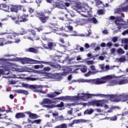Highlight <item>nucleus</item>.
I'll return each mask as SVG.
<instances>
[{"mask_svg":"<svg viewBox=\"0 0 128 128\" xmlns=\"http://www.w3.org/2000/svg\"><path fill=\"white\" fill-rule=\"evenodd\" d=\"M20 5H11V7L10 8V10L12 12H16L18 14V10H20Z\"/></svg>","mask_w":128,"mask_h":128,"instance_id":"obj_10","label":"nucleus"},{"mask_svg":"<svg viewBox=\"0 0 128 128\" xmlns=\"http://www.w3.org/2000/svg\"><path fill=\"white\" fill-rule=\"evenodd\" d=\"M18 94H22L25 96H28V92L26 90H17Z\"/></svg>","mask_w":128,"mask_h":128,"instance_id":"obj_19","label":"nucleus"},{"mask_svg":"<svg viewBox=\"0 0 128 128\" xmlns=\"http://www.w3.org/2000/svg\"><path fill=\"white\" fill-rule=\"evenodd\" d=\"M20 36V34L18 33H14L12 35L14 38H16V36Z\"/></svg>","mask_w":128,"mask_h":128,"instance_id":"obj_54","label":"nucleus"},{"mask_svg":"<svg viewBox=\"0 0 128 128\" xmlns=\"http://www.w3.org/2000/svg\"><path fill=\"white\" fill-rule=\"evenodd\" d=\"M66 70H68V71L62 72V76H66V74H68L70 72H72V69L67 68H66Z\"/></svg>","mask_w":128,"mask_h":128,"instance_id":"obj_30","label":"nucleus"},{"mask_svg":"<svg viewBox=\"0 0 128 128\" xmlns=\"http://www.w3.org/2000/svg\"><path fill=\"white\" fill-rule=\"evenodd\" d=\"M52 14V11L44 10V12H38L36 14V16L38 18L42 24H46L50 20V16Z\"/></svg>","mask_w":128,"mask_h":128,"instance_id":"obj_2","label":"nucleus"},{"mask_svg":"<svg viewBox=\"0 0 128 128\" xmlns=\"http://www.w3.org/2000/svg\"><path fill=\"white\" fill-rule=\"evenodd\" d=\"M50 68L49 66L48 67H45L44 68V72H50Z\"/></svg>","mask_w":128,"mask_h":128,"instance_id":"obj_47","label":"nucleus"},{"mask_svg":"<svg viewBox=\"0 0 128 128\" xmlns=\"http://www.w3.org/2000/svg\"><path fill=\"white\" fill-rule=\"evenodd\" d=\"M45 108H64V102H60V104L57 105H54V104L52 105H45Z\"/></svg>","mask_w":128,"mask_h":128,"instance_id":"obj_9","label":"nucleus"},{"mask_svg":"<svg viewBox=\"0 0 128 128\" xmlns=\"http://www.w3.org/2000/svg\"><path fill=\"white\" fill-rule=\"evenodd\" d=\"M118 84V82L117 80H113L109 82V84H108V86H116V84Z\"/></svg>","mask_w":128,"mask_h":128,"instance_id":"obj_25","label":"nucleus"},{"mask_svg":"<svg viewBox=\"0 0 128 128\" xmlns=\"http://www.w3.org/2000/svg\"><path fill=\"white\" fill-rule=\"evenodd\" d=\"M28 52H32L33 54H38V50L32 47L29 48Z\"/></svg>","mask_w":128,"mask_h":128,"instance_id":"obj_24","label":"nucleus"},{"mask_svg":"<svg viewBox=\"0 0 128 128\" xmlns=\"http://www.w3.org/2000/svg\"><path fill=\"white\" fill-rule=\"evenodd\" d=\"M128 84V78L127 79H123L118 82V84Z\"/></svg>","mask_w":128,"mask_h":128,"instance_id":"obj_22","label":"nucleus"},{"mask_svg":"<svg viewBox=\"0 0 128 128\" xmlns=\"http://www.w3.org/2000/svg\"><path fill=\"white\" fill-rule=\"evenodd\" d=\"M120 22H122V18L115 20L114 22L116 26H120Z\"/></svg>","mask_w":128,"mask_h":128,"instance_id":"obj_33","label":"nucleus"},{"mask_svg":"<svg viewBox=\"0 0 128 128\" xmlns=\"http://www.w3.org/2000/svg\"><path fill=\"white\" fill-rule=\"evenodd\" d=\"M12 41H6L4 38H0V46H2L4 44H12Z\"/></svg>","mask_w":128,"mask_h":128,"instance_id":"obj_14","label":"nucleus"},{"mask_svg":"<svg viewBox=\"0 0 128 128\" xmlns=\"http://www.w3.org/2000/svg\"><path fill=\"white\" fill-rule=\"evenodd\" d=\"M27 38L28 40H32V42H34V40H40V37L39 35L35 34V35L33 36V38L30 36H28Z\"/></svg>","mask_w":128,"mask_h":128,"instance_id":"obj_15","label":"nucleus"},{"mask_svg":"<svg viewBox=\"0 0 128 128\" xmlns=\"http://www.w3.org/2000/svg\"><path fill=\"white\" fill-rule=\"evenodd\" d=\"M46 2L48 4H52V2H54V0H46Z\"/></svg>","mask_w":128,"mask_h":128,"instance_id":"obj_59","label":"nucleus"},{"mask_svg":"<svg viewBox=\"0 0 128 128\" xmlns=\"http://www.w3.org/2000/svg\"><path fill=\"white\" fill-rule=\"evenodd\" d=\"M77 23L80 26H82L84 24V19H78L76 20Z\"/></svg>","mask_w":128,"mask_h":128,"instance_id":"obj_28","label":"nucleus"},{"mask_svg":"<svg viewBox=\"0 0 128 128\" xmlns=\"http://www.w3.org/2000/svg\"><path fill=\"white\" fill-rule=\"evenodd\" d=\"M92 112H94V109L90 108L86 109L84 112V116H86V114H92Z\"/></svg>","mask_w":128,"mask_h":128,"instance_id":"obj_18","label":"nucleus"},{"mask_svg":"<svg viewBox=\"0 0 128 128\" xmlns=\"http://www.w3.org/2000/svg\"><path fill=\"white\" fill-rule=\"evenodd\" d=\"M75 8H76L77 10H80L82 8V6H80V4L76 3L75 4Z\"/></svg>","mask_w":128,"mask_h":128,"instance_id":"obj_41","label":"nucleus"},{"mask_svg":"<svg viewBox=\"0 0 128 128\" xmlns=\"http://www.w3.org/2000/svg\"><path fill=\"white\" fill-rule=\"evenodd\" d=\"M92 73V72L89 71L86 74H84L85 76H90V74Z\"/></svg>","mask_w":128,"mask_h":128,"instance_id":"obj_55","label":"nucleus"},{"mask_svg":"<svg viewBox=\"0 0 128 128\" xmlns=\"http://www.w3.org/2000/svg\"><path fill=\"white\" fill-rule=\"evenodd\" d=\"M36 128V126L33 125L32 124H28L24 126V128Z\"/></svg>","mask_w":128,"mask_h":128,"instance_id":"obj_31","label":"nucleus"},{"mask_svg":"<svg viewBox=\"0 0 128 128\" xmlns=\"http://www.w3.org/2000/svg\"><path fill=\"white\" fill-rule=\"evenodd\" d=\"M59 42H62V44H64V38H60Z\"/></svg>","mask_w":128,"mask_h":128,"instance_id":"obj_53","label":"nucleus"},{"mask_svg":"<svg viewBox=\"0 0 128 128\" xmlns=\"http://www.w3.org/2000/svg\"><path fill=\"white\" fill-rule=\"evenodd\" d=\"M29 32H30L31 34H32V36H35L36 34V30L34 29H30L29 30Z\"/></svg>","mask_w":128,"mask_h":128,"instance_id":"obj_37","label":"nucleus"},{"mask_svg":"<svg viewBox=\"0 0 128 128\" xmlns=\"http://www.w3.org/2000/svg\"><path fill=\"white\" fill-rule=\"evenodd\" d=\"M93 96H96V94H82V96H80V94H78V96H60L59 98H54L53 100H86L88 98H92Z\"/></svg>","mask_w":128,"mask_h":128,"instance_id":"obj_1","label":"nucleus"},{"mask_svg":"<svg viewBox=\"0 0 128 128\" xmlns=\"http://www.w3.org/2000/svg\"><path fill=\"white\" fill-rule=\"evenodd\" d=\"M28 14H23L22 16L17 17L18 20L15 21V24H20V22H26L28 21Z\"/></svg>","mask_w":128,"mask_h":128,"instance_id":"obj_5","label":"nucleus"},{"mask_svg":"<svg viewBox=\"0 0 128 128\" xmlns=\"http://www.w3.org/2000/svg\"><path fill=\"white\" fill-rule=\"evenodd\" d=\"M84 46L86 48L88 49V48H90V44L88 43H86L84 44Z\"/></svg>","mask_w":128,"mask_h":128,"instance_id":"obj_51","label":"nucleus"},{"mask_svg":"<svg viewBox=\"0 0 128 128\" xmlns=\"http://www.w3.org/2000/svg\"><path fill=\"white\" fill-rule=\"evenodd\" d=\"M20 42V38L15 39V41H14L15 44H18V42Z\"/></svg>","mask_w":128,"mask_h":128,"instance_id":"obj_57","label":"nucleus"},{"mask_svg":"<svg viewBox=\"0 0 128 128\" xmlns=\"http://www.w3.org/2000/svg\"><path fill=\"white\" fill-rule=\"evenodd\" d=\"M98 58L100 60H104V56H100Z\"/></svg>","mask_w":128,"mask_h":128,"instance_id":"obj_63","label":"nucleus"},{"mask_svg":"<svg viewBox=\"0 0 128 128\" xmlns=\"http://www.w3.org/2000/svg\"><path fill=\"white\" fill-rule=\"evenodd\" d=\"M26 114L29 116V118H31V120H36L40 118V116H38L36 114L32 113L30 112H28Z\"/></svg>","mask_w":128,"mask_h":128,"instance_id":"obj_13","label":"nucleus"},{"mask_svg":"<svg viewBox=\"0 0 128 128\" xmlns=\"http://www.w3.org/2000/svg\"><path fill=\"white\" fill-rule=\"evenodd\" d=\"M126 2L124 3L120 8L121 12H128V0H125Z\"/></svg>","mask_w":128,"mask_h":128,"instance_id":"obj_11","label":"nucleus"},{"mask_svg":"<svg viewBox=\"0 0 128 128\" xmlns=\"http://www.w3.org/2000/svg\"><path fill=\"white\" fill-rule=\"evenodd\" d=\"M112 76L110 75L106 76L101 78H97L94 80L93 82L95 84H106L108 80H112Z\"/></svg>","mask_w":128,"mask_h":128,"instance_id":"obj_4","label":"nucleus"},{"mask_svg":"<svg viewBox=\"0 0 128 128\" xmlns=\"http://www.w3.org/2000/svg\"><path fill=\"white\" fill-rule=\"evenodd\" d=\"M116 52L118 54H124L126 52H124L122 48H118Z\"/></svg>","mask_w":128,"mask_h":128,"instance_id":"obj_27","label":"nucleus"},{"mask_svg":"<svg viewBox=\"0 0 128 128\" xmlns=\"http://www.w3.org/2000/svg\"><path fill=\"white\" fill-rule=\"evenodd\" d=\"M124 48L126 50H128V44H126L125 46L124 47Z\"/></svg>","mask_w":128,"mask_h":128,"instance_id":"obj_61","label":"nucleus"},{"mask_svg":"<svg viewBox=\"0 0 128 128\" xmlns=\"http://www.w3.org/2000/svg\"><path fill=\"white\" fill-rule=\"evenodd\" d=\"M100 46H102V48H106V43L104 42L101 43Z\"/></svg>","mask_w":128,"mask_h":128,"instance_id":"obj_64","label":"nucleus"},{"mask_svg":"<svg viewBox=\"0 0 128 128\" xmlns=\"http://www.w3.org/2000/svg\"><path fill=\"white\" fill-rule=\"evenodd\" d=\"M92 20V22L94 23V24H96L98 23V20H96V18L93 17L91 19Z\"/></svg>","mask_w":128,"mask_h":128,"instance_id":"obj_43","label":"nucleus"},{"mask_svg":"<svg viewBox=\"0 0 128 128\" xmlns=\"http://www.w3.org/2000/svg\"><path fill=\"white\" fill-rule=\"evenodd\" d=\"M126 60V57L124 56L120 58L118 60L120 62H124Z\"/></svg>","mask_w":128,"mask_h":128,"instance_id":"obj_38","label":"nucleus"},{"mask_svg":"<svg viewBox=\"0 0 128 128\" xmlns=\"http://www.w3.org/2000/svg\"><path fill=\"white\" fill-rule=\"evenodd\" d=\"M112 40L113 42H118V37L114 36L112 38Z\"/></svg>","mask_w":128,"mask_h":128,"instance_id":"obj_48","label":"nucleus"},{"mask_svg":"<svg viewBox=\"0 0 128 128\" xmlns=\"http://www.w3.org/2000/svg\"><path fill=\"white\" fill-rule=\"evenodd\" d=\"M22 32L20 33V36H24V34H28V31L26 29L22 28Z\"/></svg>","mask_w":128,"mask_h":128,"instance_id":"obj_35","label":"nucleus"},{"mask_svg":"<svg viewBox=\"0 0 128 128\" xmlns=\"http://www.w3.org/2000/svg\"><path fill=\"white\" fill-rule=\"evenodd\" d=\"M70 24H72L70 22L65 24H68V26H66V28H68L69 32H72V30H74V28L72 26H70Z\"/></svg>","mask_w":128,"mask_h":128,"instance_id":"obj_20","label":"nucleus"},{"mask_svg":"<svg viewBox=\"0 0 128 128\" xmlns=\"http://www.w3.org/2000/svg\"><path fill=\"white\" fill-rule=\"evenodd\" d=\"M28 12L30 14H34V9L32 8H28Z\"/></svg>","mask_w":128,"mask_h":128,"instance_id":"obj_39","label":"nucleus"},{"mask_svg":"<svg viewBox=\"0 0 128 128\" xmlns=\"http://www.w3.org/2000/svg\"><path fill=\"white\" fill-rule=\"evenodd\" d=\"M87 64H88V66H90V64H94V60L87 61Z\"/></svg>","mask_w":128,"mask_h":128,"instance_id":"obj_49","label":"nucleus"},{"mask_svg":"<svg viewBox=\"0 0 128 128\" xmlns=\"http://www.w3.org/2000/svg\"><path fill=\"white\" fill-rule=\"evenodd\" d=\"M54 128H68V124L63 123L55 126Z\"/></svg>","mask_w":128,"mask_h":128,"instance_id":"obj_23","label":"nucleus"},{"mask_svg":"<svg viewBox=\"0 0 128 128\" xmlns=\"http://www.w3.org/2000/svg\"><path fill=\"white\" fill-rule=\"evenodd\" d=\"M56 6L57 8H62L64 7V4H62V3H60L59 2H56Z\"/></svg>","mask_w":128,"mask_h":128,"instance_id":"obj_32","label":"nucleus"},{"mask_svg":"<svg viewBox=\"0 0 128 128\" xmlns=\"http://www.w3.org/2000/svg\"><path fill=\"white\" fill-rule=\"evenodd\" d=\"M15 118H26V114L24 112H18L16 114Z\"/></svg>","mask_w":128,"mask_h":128,"instance_id":"obj_17","label":"nucleus"},{"mask_svg":"<svg viewBox=\"0 0 128 128\" xmlns=\"http://www.w3.org/2000/svg\"><path fill=\"white\" fill-rule=\"evenodd\" d=\"M49 66H50L51 68H55L57 70H60L62 68V66L60 65V64H53L52 62H48Z\"/></svg>","mask_w":128,"mask_h":128,"instance_id":"obj_16","label":"nucleus"},{"mask_svg":"<svg viewBox=\"0 0 128 128\" xmlns=\"http://www.w3.org/2000/svg\"><path fill=\"white\" fill-rule=\"evenodd\" d=\"M102 34H108V32L106 30H104L102 32Z\"/></svg>","mask_w":128,"mask_h":128,"instance_id":"obj_56","label":"nucleus"},{"mask_svg":"<svg viewBox=\"0 0 128 128\" xmlns=\"http://www.w3.org/2000/svg\"><path fill=\"white\" fill-rule=\"evenodd\" d=\"M48 98H56V94H54V92L50 94H47Z\"/></svg>","mask_w":128,"mask_h":128,"instance_id":"obj_34","label":"nucleus"},{"mask_svg":"<svg viewBox=\"0 0 128 128\" xmlns=\"http://www.w3.org/2000/svg\"><path fill=\"white\" fill-rule=\"evenodd\" d=\"M42 104H56L55 101H52L50 99L45 98L42 102Z\"/></svg>","mask_w":128,"mask_h":128,"instance_id":"obj_12","label":"nucleus"},{"mask_svg":"<svg viewBox=\"0 0 128 128\" xmlns=\"http://www.w3.org/2000/svg\"><path fill=\"white\" fill-rule=\"evenodd\" d=\"M116 120H118V116H114L110 118V120H112V122H114Z\"/></svg>","mask_w":128,"mask_h":128,"instance_id":"obj_42","label":"nucleus"},{"mask_svg":"<svg viewBox=\"0 0 128 128\" xmlns=\"http://www.w3.org/2000/svg\"><path fill=\"white\" fill-rule=\"evenodd\" d=\"M112 46V43L109 42L106 44V46H108L109 48H110Z\"/></svg>","mask_w":128,"mask_h":128,"instance_id":"obj_52","label":"nucleus"},{"mask_svg":"<svg viewBox=\"0 0 128 128\" xmlns=\"http://www.w3.org/2000/svg\"><path fill=\"white\" fill-rule=\"evenodd\" d=\"M4 72H6L5 70L1 69L0 70V74L2 76V74H6V73H4Z\"/></svg>","mask_w":128,"mask_h":128,"instance_id":"obj_46","label":"nucleus"},{"mask_svg":"<svg viewBox=\"0 0 128 128\" xmlns=\"http://www.w3.org/2000/svg\"><path fill=\"white\" fill-rule=\"evenodd\" d=\"M90 106H102L103 103L102 100H98L95 101H92L90 102Z\"/></svg>","mask_w":128,"mask_h":128,"instance_id":"obj_8","label":"nucleus"},{"mask_svg":"<svg viewBox=\"0 0 128 128\" xmlns=\"http://www.w3.org/2000/svg\"><path fill=\"white\" fill-rule=\"evenodd\" d=\"M10 18H11L12 20H15V22H16V20H18V18H16V17H12V16H11Z\"/></svg>","mask_w":128,"mask_h":128,"instance_id":"obj_60","label":"nucleus"},{"mask_svg":"<svg viewBox=\"0 0 128 128\" xmlns=\"http://www.w3.org/2000/svg\"><path fill=\"white\" fill-rule=\"evenodd\" d=\"M22 86L23 88H30V90H36L40 88V86L38 85H30L28 84L22 83Z\"/></svg>","mask_w":128,"mask_h":128,"instance_id":"obj_7","label":"nucleus"},{"mask_svg":"<svg viewBox=\"0 0 128 128\" xmlns=\"http://www.w3.org/2000/svg\"><path fill=\"white\" fill-rule=\"evenodd\" d=\"M56 44L54 42H48V46L46 44H43V48H45V50H52L54 48H56Z\"/></svg>","mask_w":128,"mask_h":128,"instance_id":"obj_6","label":"nucleus"},{"mask_svg":"<svg viewBox=\"0 0 128 128\" xmlns=\"http://www.w3.org/2000/svg\"><path fill=\"white\" fill-rule=\"evenodd\" d=\"M19 10H22L23 12H26V9L24 8V6L20 5Z\"/></svg>","mask_w":128,"mask_h":128,"instance_id":"obj_36","label":"nucleus"},{"mask_svg":"<svg viewBox=\"0 0 128 128\" xmlns=\"http://www.w3.org/2000/svg\"><path fill=\"white\" fill-rule=\"evenodd\" d=\"M82 120H73V122H74V124H80V122Z\"/></svg>","mask_w":128,"mask_h":128,"instance_id":"obj_45","label":"nucleus"},{"mask_svg":"<svg viewBox=\"0 0 128 128\" xmlns=\"http://www.w3.org/2000/svg\"><path fill=\"white\" fill-rule=\"evenodd\" d=\"M35 30H36L38 32H42V30H44V28H42V27L35 28Z\"/></svg>","mask_w":128,"mask_h":128,"instance_id":"obj_44","label":"nucleus"},{"mask_svg":"<svg viewBox=\"0 0 128 128\" xmlns=\"http://www.w3.org/2000/svg\"><path fill=\"white\" fill-rule=\"evenodd\" d=\"M33 122L34 124H40V122H42V120L38 119V120H34Z\"/></svg>","mask_w":128,"mask_h":128,"instance_id":"obj_40","label":"nucleus"},{"mask_svg":"<svg viewBox=\"0 0 128 128\" xmlns=\"http://www.w3.org/2000/svg\"><path fill=\"white\" fill-rule=\"evenodd\" d=\"M90 68H91L92 70H96V68L94 67V66H90Z\"/></svg>","mask_w":128,"mask_h":128,"instance_id":"obj_62","label":"nucleus"},{"mask_svg":"<svg viewBox=\"0 0 128 128\" xmlns=\"http://www.w3.org/2000/svg\"><path fill=\"white\" fill-rule=\"evenodd\" d=\"M12 60L20 62L22 64H46V62L44 61H38L26 58L12 59Z\"/></svg>","mask_w":128,"mask_h":128,"instance_id":"obj_3","label":"nucleus"},{"mask_svg":"<svg viewBox=\"0 0 128 128\" xmlns=\"http://www.w3.org/2000/svg\"><path fill=\"white\" fill-rule=\"evenodd\" d=\"M80 70L84 74L88 72V67L86 66H81Z\"/></svg>","mask_w":128,"mask_h":128,"instance_id":"obj_26","label":"nucleus"},{"mask_svg":"<svg viewBox=\"0 0 128 128\" xmlns=\"http://www.w3.org/2000/svg\"><path fill=\"white\" fill-rule=\"evenodd\" d=\"M97 13H98V14L99 16H102L104 14L105 11L102 9H100L98 10Z\"/></svg>","mask_w":128,"mask_h":128,"instance_id":"obj_29","label":"nucleus"},{"mask_svg":"<svg viewBox=\"0 0 128 128\" xmlns=\"http://www.w3.org/2000/svg\"><path fill=\"white\" fill-rule=\"evenodd\" d=\"M72 78V75L70 74L68 77V80H70Z\"/></svg>","mask_w":128,"mask_h":128,"instance_id":"obj_58","label":"nucleus"},{"mask_svg":"<svg viewBox=\"0 0 128 128\" xmlns=\"http://www.w3.org/2000/svg\"><path fill=\"white\" fill-rule=\"evenodd\" d=\"M96 5L98 8H104V3L98 0L96 1Z\"/></svg>","mask_w":128,"mask_h":128,"instance_id":"obj_21","label":"nucleus"},{"mask_svg":"<svg viewBox=\"0 0 128 128\" xmlns=\"http://www.w3.org/2000/svg\"><path fill=\"white\" fill-rule=\"evenodd\" d=\"M122 36H126V34H128V30H124L122 33Z\"/></svg>","mask_w":128,"mask_h":128,"instance_id":"obj_50","label":"nucleus"}]
</instances>
